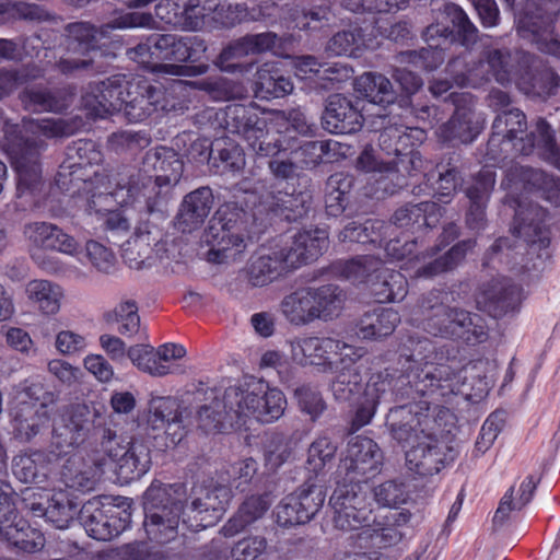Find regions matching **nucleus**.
Returning a JSON list of instances; mask_svg holds the SVG:
<instances>
[{"mask_svg":"<svg viewBox=\"0 0 560 560\" xmlns=\"http://www.w3.org/2000/svg\"><path fill=\"white\" fill-rule=\"evenodd\" d=\"M57 399L40 382H32L20 393L13 409L12 429L15 440L28 443L49 428L47 407Z\"/></svg>","mask_w":560,"mask_h":560,"instance_id":"obj_15","label":"nucleus"},{"mask_svg":"<svg viewBox=\"0 0 560 560\" xmlns=\"http://www.w3.org/2000/svg\"><path fill=\"white\" fill-rule=\"evenodd\" d=\"M127 80L114 75L104 81L90 83L82 96L81 104L89 115L104 118L122 109Z\"/></svg>","mask_w":560,"mask_h":560,"instance_id":"obj_26","label":"nucleus"},{"mask_svg":"<svg viewBox=\"0 0 560 560\" xmlns=\"http://www.w3.org/2000/svg\"><path fill=\"white\" fill-rule=\"evenodd\" d=\"M495 184V173L488 167L482 168L465 188L469 201L488 202Z\"/></svg>","mask_w":560,"mask_h":560,"instance_id":"obj_63","label":"nucleus"},{"mask_svg":"<svg viewBox=\"0 0 560 560\" xmlns=\"http://www.w3.org/2000/svg\"><path fill=\"white\" fill-rule=\"evenodd\" d=\"M131 505L122 497H94L80 508V523L93 539L112 540L130 526Z\"/></svg>","mask_w":560,"mask_h":560,"instance_id":"obj_13","label":"nucleus"},{"mask_svg":"<svg viewBox=\"0 0 560 560\" xmlns=\"http://www.w3.org/2000/svg\"><path fill=\"white\" fill-rule=\"evenodd\" d=\"M532 213H538L537 208L526 211L520 209L515 214V225L512 233L520 238L512 245L505 237H500L489 248L485 256L483 266H489L498 259L506 265L512 264L513 268L520 266L525 272H539L544 269L546 261L550 258L548 250L550 238L542 228L532 219Z\"/></svg>","mask_w":560,"mask_h":560,"instance_id":"obj_3","label":"nucleus"},{"mask_svg":"<svg viewBox=\"0 0 560 560\" xmlns=\"http://www.w3.org/2000/svg\"><path fill=\"white\" fill-rule=\"evenodd\" d=\"M225 399L228 406L240 416L242 425L245 424L246 418L250 417L261 423L275 422L287 407V398L282 390L254 376L226 387Z\"/></svg>","mask_w":560,"mask_h":560,"instance_id":"obj_8","label":"nucleus"},{"mask_svg":"<svg viewBox=\"0 0 560 560\" xmlns=\"http://www.w3.org/2000/svg\"><path fill=\"white\" fill-rule=\"evenodd\" d=\"M268 541L262 536H247L231 548L234 560H257L267 550Z\"/></svg>","mask_w":560,"mask_h":560,"instance_id":"obj_64","label":"nucleus"},{"mask_svg":"<svg viewBox=\"0 0 560 560\" xmlns=\"http://www.w3.org/2000/svg\"><path fill=\"white\" fill-rule=\"evenodd\" d=\"M411 516V512L406 509L388 511L378 518L372 517V524L359 532L357 538L380 549L396 547L406 537Z\"/></svg>","mask_w":560,"mask_h":560,"instance_id":"obj_24","label":"nucleus"},{"mask_svg":"<svg viewBox=\"0 0 560 560\" xmlns=\"http://www.w3.org/2000/svg\"><path fill=\"white\" fill-rule=\"evenodd\" d=\"M534 54L518 49L483 46L479 60L468 69V73L454 74L457 86L464 88L477 81L489 80L492 77L498 83L504 85L514 81L516 83L522 70L530 66Z\"/></svg>","mask_w":560,"mask_h":560,"instance_id":"obj_11","label":"nucleus"},{"mask_svg":"<svg viewBox=\"0 0 560 560\" xmlns=\"http://www.w3.org/2000/svg\"><path fill=\"white\" fill-rule=\"evenodd\" d=\"M299 349L302 352L300 359L302 365L320 366L325 372L343 366L345 362L352 360L351 355L363 358L366 354V349L363 347H355L330 337L304 338L299 343Z\"/></svg>","mask_w":560,"mask_h":560,"instance_id":"obj_21","label":"nucleus"},{"mask_svg":"<svg viewBox=\"0 0 560 560\" xmlns=\"http://www.w3.org/2000/svg\"><path fill=\"white\" fill-rule=\"evenodd\" d=\"M361 31L348 30L335 34L327 44V51L335 56H352L362 46Z\"/></svg>","mask_w":560,"mask_h":560,"instance_id":"obj_62","label":"nucleus"},{"mask_svg":"<svg viewBox=\"0 0 560 560\" xmlns=\"http://www.w3.org/2000/svg\"><path fill=\"white\" fill-rule=\"evenodd\" d=\"M452 448L431 433L423 434V441L406 452L407 467L415 474L425 477L440 472L447 464V453Z\"/></svg>","mask_w":560,"mask_h":560,"instance_id":"obj_29","label":"nucleus"},{"mask_svg":"<svg viewBox=\"0 0 560 560\" xmlns=\"http://www.w3.org/2000/svg\"><path fill=\"white\" fill-rule=\"evenodd\" d=\"M314 303L313 313L320 315L323 313L331 314L342 310L346 302V293L339 287L334 284L322 285L313 291Z\"/></svg>","mask_w":560,"mask_h":560,"instance_id":"obj_57","label":"nucleus"},{"mask_svg":"<svg viewBox=\"0 0 560 560\" xmlns=\"http://www.w3.org/2000/svg\"><path fill=\"white\" fill-rule=\"evenodd\" d=\"M23 235L27 242L32 260L46 271H52L56 267L55 260L47 255V252H58L70 256H74L79 252L78 241L50 222L26 223L23 228Z\"/></svg>","mask_w":560,"mask_h":560,"instance_id":"obj_19","label":"nucleus"},{"mask_svg":"<svg viewBox=\"0 0 560 560\" xmlns=\"http://www.w3.org/2000/svg\"><path fill=\"white\" fill-rule=\"evenodd\" d=\"M331 272L353 283L371 282L378 303L392 302L405 294L402 275L384 268L383 261L375 256L337 261L331 266Z\"/></svg>","mask_w":560,"mask_h":560,"instance_id":"obj_12","label":"nucleus"},{"mask_svg":"<svg viewBox=\"0 0 560 560\" xmlns=\"http://www.w3.org/2000/svg\"><path fill=\"white\" fill-rule=\"evenodd\" d=\"M363 117L341 94L330 95L323 115L324 128L331 133H352L361 129Z\"/></svg>","mask_w":560,"mask_h":560,"instance_id":"obj_36","label":"nucleus"},{"mask_svg":"<svg viewBox=\"0 0 560 560\" xmlns=\"http://www.w3.org/2000/svg\"><path fill=\"white\" fill-rule=\"evenodd\" d=\"M357 89L373 104H392L396 97L392 82L381 73H363L357 80Z\"/></svg>","mask_w":560,"mask_h":560,"instance_id":"obj_47","label":"nucleus"},{"mask_svg":"<svg viewBox=\"0 0 560 560\" xmlns=\"http://www.w3.org/2000/svg\"><path fill=\"white\" fill-rule=\"evenodd\" d=\"M337 445L328 436H318L308 447L306 470L313 474V479L324 476L330 468L336 456Z\"/></svg>","mask_w":560,"mask_h":560,"instance_id":"obj_50","label":"nucleus"},{"mask_svg":"<svg viewBox=\"0 0 560 560\" xmlns=\"http://www.w3.org/2000/svg\"><path fill=\"white\" fill-rule=\"evenodd\" d=\"M182 411L179 410L178 401L173 397H156L150 402V415L148 418V424L152 432L160 431L163 427L178 416Z\"/></svg>","mask_w":560,"mask_h":560,"instance_id":"obj_56","label":"nucleus"},{"mask_svg":"<svg viewBox=\"0 0 560 560\" xmlns=\"http://www.w3.org/2000/svg\"><path fill=\"white\" fill-rule=\"evenodd\" d=\"M320 481L325 482L324 479ZM291 495L296 499V505L301 510L300 518L307 522L318 513L326 499L324 483L318 485L313 477H308Z\"/></svg>","mask_w":560,"mask_h":560,"instance_id":"obj_48","label":"nucleus"},{"mask_svg":"<svg viewBox=\"0 0 560 560\" xmlns=\"http://www.w3.org/2000/svg\"><path fill=\"white\" fill-rule=\"evenodd\" d=\"M255 218L235 205H222L213 213L205 230V242L210 246L207 260L226 264L238 260L256 237Z\"/></svg>","mask_w":560,"mask_h":560,"instance_id":"obj_4","label":"nucleus"},{"mask_svg":"<svg viewBox=\"0 0 560 560\" xmlns=\"http://www.w3.org/2000/svg\"><path fill=\"white\" fill-rule=\"evenodd\" d=\"M291 456L290 442L283 434L275 433L265 446V467L270 472H276Z\"/></svg>","mask_w":560,"mask_h":560,"instance_id":"obj_59","label":"nucleus"},{"mask_svg":"<svg viewBox=\"0 0 560 560\" xmlns=\"http://www.w3.org/2000/svg\"><path fill=\"white\" fill-rule=\"evenodd\" d=\"M456 109L453 116L439 130V138L452 144L472 142L482 129L480 116L471 106L472 98L468 94H452Z\"/></svg>","mask_w":560,"mask_h":560,"instance_id":"obj_25","label":"nucleus"},{"mask_svg":"<svg viewBox=\"0 0 560 560\" xmlns=\"http://www.w3.org/2000/svg\"><path fill=\"white\" fill-rule=\"evenodd\" d=\"M394 375L385 369L384 372H377L370 376L365 383V393L362 399L350 401L355 406V412L350 423V432L354 433L364 425L369 424L382 400L388 399V392L392 388Z\"/></svg>","mask_w":560,"mask_h":560,"instance_id":"obj_31","label":"nucleus"},{"mask_svg":"<svg viewBox=\"0 0 560 560\" xmlns=\"http://www.w3.org/2000/svg\"><path fill=\"white\" fill-rule=\"evenodd\" d=\"M25 293L44 315H55L60 311L63 291L59 284L45 279H34L27 282Z\"/></svg>","mask_w":560,"mask_h":560,"instance_id":"obj_44","label":"nucleus"},{"mask_svg":"<svg viewBox=\"0 0 560 560\" xmlns=\"http://www.w3.org/2000/svg\"><path fill=\"white\" fill-rule=\"evenodd\" d=\"M474 246L475 242L471 240L462 241L455 244L443 256L419 268L416 273L418 277L432 278L453 270L465 259L467 253L471 250Z\"/></svg>","mask_w":560,"mask_h":560,"instance_id":"obj_49","label":"nucleus"},{"mask_svg":"<svg viewBox=\"0 0 560 560\" xmlns=\"http://www.w3.org/2000/svg\"><path fill=\"white\" fill-rule=\"evenodd\" d=\"M224 127L229 132L238 135L258 156H275L281 151V141L270 133L267 120L254 106H228L224 113Z\"/></svg>","mask_w":560,"mask_h":560,"instance_id":"obj_17","label":"nucleus"},{"mask_svg":"<svg viewBox=\"0 0 560 560\" xmlns=\"http://www.w3.org/2000/svg\"><path fill=\"white\" fill-rule=\"evenodd\" d=\"M206 51V42L198 35L152 34L128 54L140 63L154 65L159 61L198 62Z\"/></svg>","mask_w":560,"mask_h":560,"instance_id":"obj_14","label":"nucleus"},{"mask_svg":"<svg viewBox=\"0 0 560 560\" xmlns=\"http://www.w3.org/2000/svg\"><path fill=\"white\" fill-rule=\"evenodd\" d=\"M383 452L378 444L363 435H355L348 442L346 455L340 459L336 478L345 481L368 483L382 469Z\"/></svg>","mask_w":560,"mask_h":560,"instance_id":"obj_20","label":"nucleus"},{"mask_svg":"<svg viewBox=\"0 0 560 560\" xmlns=\"http://www.w3.org/2000/svg\"><path fill=\"white\" fill-rule=\"evenodd\" d=\"M127 355L135 366L151 376L162 377L172 373L171 366L161 362L155 348L150 345L132 346Z\"/></svg>","mask_w":560,"mask_h":560,"instance_id":"obj_53","label":"nucleus"},{"mask_svg":"<svg viewBox=\"0 0 560 560\" xmlns=\"http://www.w3.org/2000/svg\"><path fill=\"white\" fill-rule=\"evenodd\" d=\"M421 325L430 335L450 341L433 340L417 332L399 337L400 374L394 376L388 392L398 405L386 416V425L399 444L419 440L433 429L432 408L443 407L453 396H471L465 392L463 371L447 364L459 352L454 341L476 346L488 339L485 317H425Z\"/></svg>","mask_w":560,"mask_h":560,"instance_id":"obj_1","label":"nucleus"},{"mask_svg":"<svg viewBox=\"0 0 560 560\" xmlns=\"http://www.w3.org/2000/svg\"><path fill=\"white\" fill-rule=\"evenodd\" d=\"M141 213L133 236L122 248V259L131 268L142 270L152 268L153 240L162 237L161 223L166 217L145 213L144 206H139Z\"/></svg>","mask_w":560,"mask_h":560,"instance_id":"obj_22","label":"nucleus"},{"mask_svg":"<svg viewBox=\"0 0 560 560\" xmlns=\"http://www.w3.org/2000/svg\"><path fill=\"white\" fill-rule=\"evenodd\" d=\"M113 31L112 24L96 26L86 21L68 23L63 27L66 52L55 62V69L65 75L79 72H101L100 66L92 55L98 49V42L107 38Z\"/></svg>","mask_w":560,"mask_h":560,"instance_id":"obj_9","label":"nucleus"},{"mask_svg":"<svg viewBox=\"0 0 560 560\" xmlns=\"http://www.w3.org/2000/svg\"><path fill=\"white\" fill-rule=\"evenodd\" d=\"M390 225L380 220H368L364 223L351 222L339 234L342 242L373 243L382 245L389 235Z\"/></svg>","mask_w":560,"mask_h":560,"instance_id":"obj_46","label":"nucleus"},{"mask_svg":"<svg viewBox=\"0 0 560 560\" xmlns=\"http://www.w3.org/2000/svg\"><path fill=\"white\" fill-rule=\"evenodd\" d=\"M197 499L198 505L206 509L203 520L208 523H218L229 505L230 491L224 487H214Z\"/></svg>","mask_w":560,"mask_h":560,"instance_id":"obj_58","label":"nucleus"},{"mask_svg":"<svg viewBox=\"0 0 560 560\" xmlns=\"http://www.w3.org/2000/svg\"><path fill=\"white\" fill-rule=\"evenodd\" d=\"M523 179L533 188L541 192L548 201L560 205V178L549 175L541 170L521 168Z\"/></svg>","mask_w":560,"mask_h":560,"instance_id":"obj_54","label":"nucleus"},{"mask_svg":"<svg viewBox=\"0 0 560 560\" xmlns=\"http://www.w3.org/2000/svg\"><path fill=\"white\" fill-rule=\"evenodd\" d=\"M329 504L334 509L335 527L362 532L372 520L373 499L368 483L336 479Z\"/></svg>","mask_w":560,"mask_h":560,"instance_id":"obj_16","label":"nucleus"},{"mask_svg":"<svg viewBox=\"0 0 560 560\" xmlns=\"http://www.w3.org/2000/svg\"><path fill=\"white\" fill-rule=\"evenodd\" d=\"M527 121L523 112L517 108L503 110L498 114L492 124V135L488 142L489 147H493L501 141H518L514 143L516 150L527 155L529 154L535 143L541 147L545 151L546 158L553 162H560V149L558 148L553 131L550 125L542 118H539L536 124V133H526Z\"/></svg>","mask_w":560,"mask_h":560,"instance_id":"obj_10","label":"nucleus"},{"mask_svg":"<svg viewBox=\"0 0 560 560\" xmlns=\"http://www.w3.org/2000/svg\"><path fill=\"white\" fill-rule=\"evenodd\" d=\"M535 9L534 3L523 8L516 22L517 34L533 43L539 51L560 60V35L553 32L555 20L536 16Z\"/></svg>","mask_w":560,"mask_h":560,"instance_id":"obj_27","label":"nucleus"},{"mask_svg":"<svg viewBox=\"0 0 560 560\" xmlns=\"http://www.w3.org/2000/svg\"><path fill=\"white\" fill-rule=\"evenodd\" d=\"M20 98L26 108L38 112H58L62 104L56 95L47 89L30 88L25 89Z\"/></svg>","mask_w":560,"mask_h":560,"instance_id":"obj_60","label":"nucleus"},{"mask_svg":"<svg viewBox=\"0 0 560 560\" xmlns=\"http://www.w3.org/2000/svg\"><path fill=\"white\" fill-rule=\"evenodd\" d=\"M516 85L524 94L545 100L556 94L560 75L552 68L542 67L540 59L534 55L530 66L522 70Z\"/></svg>","mask_w":560,"mask_h":560,"instance_id":"obj_37","label":"nucleus"},{"mask_svg":"<svg viewBox=\"0 0 560 560\" xmlns=\"http://www.w3.org/2000/svg\"><path fill=\"white\" fill-rule=\"evenodd\" d=\"M102 160V154L95 149L92 141H79L72 148L68 149V164L61 166L60 177H66V171L75 179L86 182L90 177L83 173L88 166L97 164Z\"/></svg>","mask_w":560,"mask_h":560,"instance_id":"obj_45","label":"nucleus"},{"mask_svg":"<svg viewBox=\"0 0 560 560\" xmlns=\"http://www.w3.org/2000/svg\"><path fill=\"white\" fill-rule=\"evenodd\" d=\"M291 269L280 248L268 254L253 256L246 268V276L253 287H264Z\"/></svg>","mask_w":560,"mask_h":560,"instance_id":"obj_41","label":"nucleus"},{"mask_svg":"<svg viewBox=\"0 0 560 560\" xmlns=\"http://www.w3.org/2000/svg\"><path fill=\"white\" fill-rule=\"evenodd\" d=\"M62 468L48 451H31L14 457L12 470L14 476L24 483H33L46 489L51 477Z\"/></svg>","mask_w":560,"mask_h":560,"instance_id":"obj_32","label":"nucleus"},{"mask_svg":"<svg viewBox=\"0 0 560 560\" xmlns=\"http://www.w3.org/2000/svg\"><path fill=\"white\" fill-rule=\"evenodd\" d=\"M293 84L289 78L272 62H266L255 73V94L257 97L269 100L290 94Z\"/></svg>","mask_w":560,"mask_h":560,"instance_id":"obj_42","label":"nucleus"},{"mask_svg":"<svg viewBox=\"0 0 560 560\" xmlns=\"http://www.w3.org/2000/svg\"><path fill=\"white\" fill-rule=\"evenodd\" d=\"M162 92L145 80L127 81L122 110L131 122L142 121L158 109Z\"/></svg>","mask_w":560,"mask_h":560,"instance_id":"obj_34","label":"nucleus"},{"mask_svg":"<svg viewBox=\"0 0 560 560\" xmlns=\"http://www.w3.org/2000/svg\"><path fill=\"white\" fill-rule=\"evenodd\" d=\"M15 518L16 512L11 497L0 490V538L24 552L42 550L46 541L44 534L33 528L27 521Z\"/></svg>","mask_w":560,"mask_h":560,"instance_id":"obj_23","label":"nucleus"},{"mask_svg":"<svg viewBox=\"0 0 560 560\" xmlns=\"http://www.w3.org/2000/svg\"><path fill=\"white\" fill-rule=\"evenodd\" d=\"M382 151L388 156H405L411 148L410 136L404 126L385 127L378 137Z\"/></svg>","mask_w":560,"mask_h":560,"instance_id":"obj_55","label":"nucleus"},{"mask_svg":"<svg viewBox=\"0 0 560 560\" xmlns=\"http://www.w3.org/2000/svg\"><path fill=\"white\" fill-rule=\"evenodd\" d=\"M92 438L100 450L116 463V474L120 481L129 483L140 479L151 468L152 448L158 447V436H151L147 430L131 438L128 446L120 443L110 417L98 416L93 421Z\"/></svg>","mask_w":560,"mask_h":560,"instance_id":"obj_5","label":"nucleus"},{"mask_svg":"<svg viewBox=\"0 0 560 560\" xmlns=\"http://www.w3.org/2000/svg\"><path fill=\"white\" fill-rule=\"evenodd\" d=\"M328 247V233L324 229H304L292 236L290 245L282 247L289 268L296 269L316 260Z\"/></svg>","mask_w":560,"mask_h":560,"instance_id":"obj_33","label":"nucleus"},{"mask_svg":"<svg viewBox=\"0 0 560 560\" xmlns=\"http://www.w3.org/2000/svg\"><path fill=\"white\" fill-rule=\"evenodd\" d=\"M148 170L126 166L117 174L116 185L126 189L139 206H144L145 213L156 217L167 215L168 187L179 182L184 164L174 150L160 148L149 151L143 158Z\"/></svg>","mask_w":560,"mask_h":560,"instance_id":"obj_2","label":"nucleus"},{"mask_svg":"<svg viewBox=\"0 0 560 560\" xmlns=\"http://www.w3.org/2000/svg\"><path fill=\"white\" fill-rule=\"evenodd\" d=\"M184 485L153 480L143 494L144 529L148 538L156 544H167L178 535L180 497Z\"/></svg>","mask_w":560,"mask_h":560,"instance_id":"obj_7","label":"nucleus"},{"mask_svg":"<svg viewBox=\"0 0 560 560\" xmlns=\"http://www.w3.org/2000/svg\"><path fill=\"white\" fill-rule=\"evenodd\" d=\"M201 392L210 402L201 405L198 409V425L200 429L207 433H224L242 425L240 416L226 404L225 392L222 398L215 388L207 387L205 390L200 388L197 395Z\"/></svg>","mask_w":560,"mask_h":560,"instance_id":"obj_30","label":"nucleus"},{"mask_svg":"<svg viewBox=\"0 0 560 560\" xmlns=\"http://www.w3.org/2000/svg\"><path fill=\"white\" fill-rule=\"evenodd\" d=\"M212 166L218 173H241L246 164L243 148L229 138L217 139L209 154Z\"/></svg>","mask_w":560,"mask_h":560,"instance_id":"obj_43","label":"nucleus"},{"mask_svg":"<svg viewBox=\"0 0 560 560\" xmlns=\"http://www.w3.org/2000/svg\"><path fill=\"white\" fill-rule=\"evenodd\" d=\"M47 502V521L56 528H68L75 516L80 520V503L70 498L68 493L62 491L54 493Z\"/></svg>","mask_w":560,"mask_h":560,"instance_id":"obj_52","label":"nucleus"},{"mask_svg":"<svg viewBox=\"0 0 560 560\" xmlns=\"http://www.w3.org/2000/svg\"><path fill=\"white\" fill-rule=\"evenodd\" d=\"M214 205V197L209 187L197 188L187 194L175 217V228L182 233L198 230L209 215Z\"/></svg>","mask_w":560,"mask_h":560,"instance_id":"obj_35","label":"nucleus"},{"mask_svg":"<svg viewBox=\"0 0 560 560\" xmlns=\"http://www.w3.org/2000/svg\"><path fill=\"white\" fill-rule=\"evenodd\" d=\"M350 362H345L336 370L328 372L335 373V380L331 382L330 388L336 400L341 402L355 401L362 399L365 393V384L362 382V375L357 366L361 358H352Z\"/></svg>","mask_w":560,"mask_h":560,"instance_id":"obj_40","label":"nucleus"},{"mask_svg":"<svg viewBox=\"0 0 560 560\" xmlns=\"http://www.w3.org/2000/svg\"><path fill=\"white\" fill-rule=\"evenodd\" d=\"M312 196L307 191L291 194L284 190H270L261 197L264 210L281 217L287 221H296L308 212Z\"/></svg>","mask_w":560,"mask_h":560,"instance_id":"obj_38","label":"nucleus"},{"mask_svg":"<svg viewBox=\"0 0 560 560\" xmlns=\"http://www.w3.org/2000/svg\"><path fill=\"white\" fill-rule=\"evenodd\" d=\"M434 207L430 202H421L418 205H406L395 211L392 217L390 226L409 229L418 225L427 224V212Z\"/></svg>","mask_w":560,"mask_h":560,"instance_id":"obj_61","label":"nucleus"},{"mask_svg":"<svg viewBox=\"0 0 560 560\" xmlns=\"http://www.w3.org/2000/svg\"><path fill=\"white\" fill-rule=\"evenodd\" d=\"M26 131L34 136L68 137L74 132L71 122L65 119H36L25 121ZM44 141L35 138H22L13 152V165L18 173L16 196L22 198L33 195L42 185V168L39 163L40 151L44 149Z\"/></svg>","mask_w":560,"mask_h":560,"instance_id":"obj_6","label":"nucleus"},{"mask_svg":"<svg viewBox=\"0 0 560 560\" xmlns=\"http://www.w3.org/2000/svg\"><path fill=\"white\" fill-rule=\"evenodd\" d=\"M91 411L86 405H71L54 422L48 452L66 469L74 451L90 431Z\"/></svg>","mask_w":560,"mask_h":560,"instance_id":"obj_18","label":"nucleus"},{"mask_svg":"<svg viewBox=\"0 0 560 560\" xmlns=\"http://www.w3.org/2000/svg\"><path fill=\"white\" fill-rule=\"evenodd\" d=\"M442 14L452 24L459 43L467 49H471L479 40V30L470 21L466 12L455 3H446Z\"/></svg>","mask_w":560,"mask_h":560,"instance_id":"obj_51","label":"nucleus"},{"mask_svg":"<svg viewBox=\"0 0 560 560\" xmlns=\"http://www.w3.org/2000/svg\"><path fill=\"white\" fill-rule=\"evenodd\" d=\"M522 300L521 287L504 277L492 279L483 284L476 295L478 310L488 313L518 312Z\"/></svg>","mask_w":560,"mask_h":560,"instance_id":"obj_28","label":"nucleus"},{"mask_svg":"<svg viewBox=\"0 0 560 560\" xmlns=\"http://www.w3.org/2000/svg\"><path fill=\"white\" fill-rule=\"evenodd\" d=\"M273 502L270 492L252 494L245 498L235 514L222 526L224 537H233L260 520L271 508Z\"/></svg>","mask_w":560,"mask_h":560,"instance_id":"obj_39","label":"nucleus"}]
</instances>
